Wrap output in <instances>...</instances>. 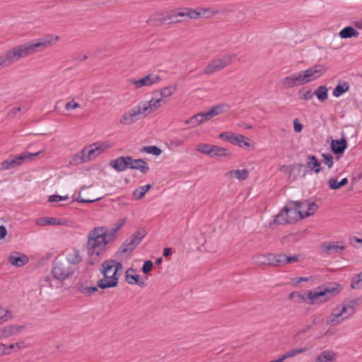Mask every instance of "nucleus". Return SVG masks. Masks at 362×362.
Returning <instances> with one entry per match:
<instances>
[{
  "instance_id": "obj_1",
  "label": "nucleus",
  "mask_w": 362,
  "mask_h": 362,
  "mask_svg": "<svg viewBox=\"0 0 362 362\" xmlns=\"http://www.w3.org/2000/svg\"><path fill=\"white\" fill-rule=\"evenodd\" d=\"M340 291L339 286L335 284L322 285L315 289L308 291L305 295L295 291L289 294V299L297 303H308L311 305H320L327 302Z\"/></svg>"
},
{
  "instance_id": "obj_2",
  "label": "nucleus",
  "mask_w": 362,
  "mask_h": 362,
  "mask_svg": "<svg viewBox=\"0 0 362 362\" xmlns=\"http://www.w3.org/2000/svg\"><path fill=\"white\" fill-rule=\"evenodd\" d=\"M327 71V67L322 64H315L306 70L291 74L281 81L285 88H291L295 86L306 84L313 81Z\"/></svg>"
},
{
  "instance_id": "obj_3",
  "label": "nucleus",
  "mask_w": 362,
  "mask_h": 362,
  "mask_svg": "<svg viewBox=\"0 0 362 362\" xmlns=\"http://www.w3.org/2000/svg\"><path fill=\"white\" fill-rule=\"evenodd\" d=\"M104 231V227H95L88 233L86 248L88 255L91 257V264L98 261L105 251L107 244Z\"/></svg>"
},
{
  "instance_id": "obj_4",
  "label": "nucleus",
  "mask_w": 362,
  "mask_h": 362,
  "mask_svg": "<svg viewBox=\"0 0 362 362\" xmlns=\"http://www.w3.org/2000/svg\"><path fill=\"white\" fill-rule=\"evenodd\" d=\"M122 269V264L116 260L107 259L103 262L100 269L103 278L98 281V286L102 289L116 287Z\"/></svg>"
},
{
  "instance_id": "obj_5",
  "label": "nucleus",
  "mask_w": 362,
  "mask_h": 362,
  "mask_svg": "<svg viewBox=\"0 0 362 362\" xmlns=\"http://www.w3.org/2000/svg\"><path fill=\"white\" fill-rule=\"evenodd\" d=\"M112 145L107 142L94 143L88 147L83 148L77 153L72 158L71 163L78 165L92 160L110 148Z\"/></svg>"
},
{
  "instance_id": "obj_6",
  "label": "nucleus",
  "mask_w": 362,
  "mask_h": 362,
  "mask_svg": "<svg viewBox=\"0 0 362 362\" xmlns=\"http://www.w3.org/2000/svg\"><path fill=\"white\" fill-rule=\"evenodd\" d=\"M355 313L354 302L349 303H343L336 306L328 316L327 320V325L330 326H336L349 317L353 315Z\"/></svg>"
},
{
  "instance_id": "obj_7",
  "label": "nucleus",
  "mask_w": 362,
  "mask_h": 362,
  "mask_svg": "<svg viewBox=\"0 0 362 362\" xmlns=\"http://www.w3.org/2000/svg\"><path fill=\"white\" fill-rule=\"evenodd\" d=\"M28 57L24 43L18 45L0 56V70Z\"/></svg>"
},
{
  "instance_id": "obj_8",
  "label": "nucleus",
  "mask_w": 362,
  "mask_h": 362,
  "mask_svg": "<svg viewBox=\"0 0 362 362\" xmlns=\"http://www.w3.org/2000/svg\"><path fill=\"white\" fill-rule=\"evenodd\" d=\"M59 40V37L58 35H47L43 38L38 39L34 42H28L24 43V45L27 53L30 56L54 45Z\"/></svg>"
},
{
  "instance_id": "obj_9",
  "label": "nucleus",
  "mask_w": 362,
  "mask_h": 362,
  "mask_svg": "<svg viewBox=\"0 0 362 362\" xmlns=\"http://www.w3.org/2000/svg\"><path fill=\"white\" fill-rule=\"evenodd\" d=\"M235 57V54H226L220 57L215 58L206 65L203 73L206 75H211L216 72L220 71L232 64Z\"/></svg>"
},
{
  "instance_id": "obj_10",
  "label": "nucleus",
  "mask_w": 362,
  "mask_h": 362,
  "mask_svg": "<svg viewBox=\"0 0 362 362\" xmlns=\"http://www.w3.org/2000/svg\"><path fill=\"white\" fill-rule=\"evenodd\" d=\"M74 274L73 267L68 264L56 262L52 269V275L53 278L59 282H64Z\"/></svg>"
},
{
  "instance_id": "obj_11",
  "label": "nucleus",
  "mask_w": 362,
  "mask_h": 362,
  "mask_svg": "<svg viewBox=\"0 0 362 362\" xmlns=\"http://www.w3.org/2000/svg\"><path fill=\"white\" fill-rule=\"evenodd\" d=\"M184 18L189 20L198 19V14L195 9L192 8H183L179 11L171 10L168 12V20L172 23H180Z\"/></svg>"
},
{
  "instance_id": "obj_12",
  "label": "nucleus",
  "mask_w": 362,
  "mask_h": 362,
  "mask_svg": "<svg viewBox=\"0 0 362 362\" xmlns=\"http://www.w3.org/2000/svg\"><path fill=\"white\" fill-rule=\"evenodd\" d=\"M139 104L124 112L119 119V123L122 125H132L141 118L145 117Z\"/></svg>"
},
{
  "instance_id": "obj_13",
  "label": "nucleus",
  "mask_w": 362,
  "mask_h": 362,
  "mask_svg": "<svg viewBox=\"0 0 362 362\" xmlns=\"http://www.w3.org/2000/svg\"><path fill=\"white\" fill-rule=\"evenodd\" d=\"M162 100L155 92L152 98L148 101H141L139 104L146 117L148 115L156 111L162 105Z\"/></svg>"
},
{
  "instance_id": "obj_14",
  "label": "nucleus",
  "mask_w": 362,
  "mask_h": 362,
  "mask_svg": "<svg viewBox=\"0 0 362 362\" xmlns=\"http://www.w3.org/2000/svg\"><path fill=\"white\" fill-rule=\"evenodd\" d=\"M160 81L161 77L158 74L151 73L138 80H132L131 84L133 85L135 88H140L144 86H151L158 84Z\"/></svg>"
},
{
  "instance_id": "obj_15",
  "label": "nucleus",
  "mask_w": 362,
  "mask_h": 362,
  "mask_svg": "<svg viewBox=\"0 0 362 362\" xmlns=\"http://www.w3.org/2000/svg\"><path fill=\"white\" fill-rule=\"evenodd\" d=\"M294 204L298 210V216L301 219L314 214L318 209V206L315 203L310 201L295 202Z\"/></svg>"
},
{
  "instance_id": "obj_16",
  "label": "nucleus",
  "mask_w": 362,
  "mask_h": 362,
  "mask_svg": "<svg viewBox=\"0 0 362 362\" xmlns=\"http://www.w3.org/2000/svg\"><path fill=\"white\" fill-rule=\"evenodd\" d=\"M219 138L228 141L233 144H238L240 147H250V144L247 138L242 134H235L230 132H224L219 134Z\"/></svg>"
},
{
  "instance_id": "obj_17",
  "label": "nucleus",
  "mask_w": 362,
  "mask_h": 362,
  "mask_svg": "<svg viewBox=\"0 0 362 362\" xmlns=\"http://www.w3.org/2000/svg\"><path fill=\"white\" fill-rule=\"evenodd\" d=\"M144 235L140 232L134 233L129 240H127L120 249V253L124 254L126 252H132L136 245L141 241Z\"/></svg>"
},
{
  "instance_id": "obj_18",
  "label": "nucleus",
  "mask_w": 362,
  "mask_h": 362,
  "mask_svg": "<svg viewBox=\"0 0 362 362\" xmlns=\"http://www.w3.org/2000/svg\"><path fill=\"white\" fill-rule=\"evenodd\" d=\"M30 156V154L23 153L21 155L8 158L1 163V168L4 170L14 168L26 161V159Z\"/></svg>"
},
{
  "instance_id": "obj_19",
  "label": "nucleus",
  "mask_w": 362,
  "mask_h": 362,
  "mask_svg": "<svg viewBox=\"0 0 362 362\" xmlns=\"http://www.w3.org/2000/svg\"><path fill=\"white\" fill-rule=\"evenodd\" d=\"M29 261L28 256L17 252H13L8 257L9 263L14 267H21L26 264Z\"/></svg>"
},
{
  "instance_id": "obj_20",
  "label": "nucleus",
  "mask_w": 362,
  "mask_h": 362,
  "mask_svg": "<svg viewBox=\"0 0 362 362\" xmlns=\"http://www.w3.org/2000/svg\"><path fill=\"white\" fill-rule=\"evenodd\" d=\"M131 160V156H120L110 161V166L118 172H122L128 169L129 161Z\"/></svg>"
},
{
  "instance_id": "obj_21",
  "label": "nucleus",
  "mask_w": 362,
  "mask_h": 362,
  "mask_svg": "<svg viewBox=\"0 0 362 362\" xmlns=\"http://www.w3.org/2000/svg\"><path fill=\"white\" fill-rule=\"evenodd\" d=\"M198 14V18H211L213 16L218 15L221 11L216 6L211 7H198L195 9Z\"/></svg>"
},
{
  "instance_id": "obj_22",
  "label": "nucleus",
  "mask_w": 362,
  "mask_h": 362,
  "mask_svg": "<svg viewBox=\"0 0 362 362\" xmlns=\"http://www.w3.org/2000/svg\"><path fill=\"white\" fill-rule=\"evenodd\" d=\"M224 176L228 180L237 179L240 181H243L247 179L249 176V171L246 169L233 170L226 172Z\"/></svg>"
},
{
  "instance_id": "obj_23",
  "label": "nucleus",
  "mask_w": 362,
  "mask_h": 362,
  "mask_svg": "<svg viewBox=\"0 0 362 362\" xmlns=\"http://www.w3.org/2000/svg\"><path fill=\"white\" fill-rule=\"evenodd\" d=\"M128 168L132 170H138L143 174H146L149 170L148 164L143 159H133L129 161Z\"/></svg>"
},
{
  "instance_id": "obj_24",
  "label": "nucleus",
  "mask_w": 362,
  "mask_h": 362,
  "mask_svg": "<svg viewBox=\"0 0 362 362\" xmlns=\"http://www.w3.org/2000/svg\"><path fill=\"white\" fill-rule=\"evenodd\" d=\"M337 354L332 350L321 351L316 357L315 362H337Z\"/></svg>"
},
{
  "instance_id": "obj_25",
  "label": "nucleus",
  "mask_w": 362,
  "mask_h": 362,
  "mask_svg": "<svg viewBox=\"0 0 362 362\" xmlns=\"http://www.w3.org/2000/svg\"><path fill=\"white\" fill-rule=\"evenodd\" d=\"M76 291L85 296H90L98 291L96 286H90L86 282L79 281L75 285Z\"/></svg>"
},
{
  "instance_id": "obj_26",
  "label": "nucleus",
  "mask_w": 362,
  "mask_h": 362,
  "mask_svg": "<svg viewBox=\"0 0 362 362\" xmlns=\"http://www.w3.org/2000/svg\"><path fill=\"white\" fill-rule=\"evenodd\" d=\"M22 330V327L16 325L6 326L0 328V339L8 338L18 334Z\"/></svg>"
},
{
  "instance_id": "obj_27",
  "label": "nucleus",
  "mask_w": 362,
  "mask_h": 362,
  "mask_svg": "<svg viewBox=\"0 0 362 362\" xmlns=\"http://www.w3.org/2000/svg\"><path fill=\"white\" fill-rule=\"evenodd\" d=\"M346 148L347 142L344 138L331 141V149L335 154H342Z\"/></svg>"
},
{
  "instance_id": "obj_28",
  "label": "nucleus",
  "mask_w": 362,
  "mask_h": 362,
  "mask_svg": "<svg viewBox=\"0 0 362 362\" xmlns=\"http://www.w3.org/2000/svg\"><path fill=\"white\" fill-rule=\"evenodd\" d=\"M37 225L40 226H59V225H66L67 221L66 220H62L58 219L56 218H52V217H45V218H38L36 221Z\"/></svg>"
},
{
  "instance_id": "obj_29",
  "label": "nucleus",
  "mask_w": 362,
  "mask_h": 362,
  "mask_svg": "<svg viewBox=\"0 0 362 362\" xmlns=\"http://www.w3.org/2000/svg\"><path fill=\"white\" fill-rule=\"evenodd\" d=\"M66 259L68 263L72 265H77L80 264L82 261L81 252L75 248L70 250L66 253Z\"/></svg>"
},
{
  "instance_id": "obj_30",
  "label": "nucleus",
  "mask_w": 362,
  "mask_h": 362,
  "mask_svg": "<svg viewBox=\"0 0 362 362\" xmlns=\"http://www.w3.org/2000/svg\"><path fill=\"white\" fill-rule=\"evenodd\" d=\"M125 280L129 284H137L143 286L144 281H140L139 276L136 274L134 269L129 268L125 272Z\"/></svg>"
},
{
  "instance_id": "obj_31",
  "label": "nucleus",
  "mask_w": 362,
  "mask_h": 362,
  "mask_svg": "<svg viewBox=\"0 0 362 362\" xmlns=\"http://www.w3.org/2000/svg\"><path fill=\"white\" fill-rule=\"evenodd\" d=\"M286 216L288 218V223H292L301 218L298 216V212L294 203L291 206H285Z\"/></svg>"
},
{
  "instance_id": "obj_32",
  "label": "nucleus",
  "mask_w": 362,
  "mask_h": 362,
  "mask_svg": "<svg viewBox=\"0 0 362 362\" xmlns=\"http://www.w3.org/2000/svg\"><path fill=\"white\" fill-rule=\"evenodd\" d=\"M168 12L169 11H165V13H156L151 16L148 20V23L154 25H158L162 24L165 21H170L168 20Z\"/></svg>"
},
{
  "instance_id": "obj_33",
  "label": "nucleus",
  "mask_w": 362,
  "mask_h": 362,
  "mask_svg": "<svg viewBox=\"0 0 362 362\" xmlns=\"http://www.w3.org/2000/svg\"><path fill=\"white\" fill-rule=\"evenodd\" d=\"M177 91L176 86H170L164 87L160 89L158 91H155V93L161 98V100L163 101L165 98H170Z\"/></svg>"
},
{
  "instance_id": "obj_34",
  "label": "nucleus",
  "mask_w": 362,
  "mask_h": 362,
  "mask_svg": "<svg viewBox=\"0 0 362 362\" xmlns=\"http://www.w3.org/2000/svg\"><path fill=\"white\" fill-rule=\"evenodd\" d=\"M306 167L315 173H319L321 170L320 163L315 156H309L306 163Z\"/></svg>"
},
{
  "instance_id": "obj_35",
  "label": "nucleus",
  "mask_w": 362,
  "mask_h": 362,
  "mask_svg": "<svg viewBox=\"0 0 362 362\" xmlns=\"http://www.w3.org/2000/svg\"><path fill=\"white\" fill-rule=\"evenodd\" d=\"M339 36L342 39L351 38L353 37H358L359 33L351 26H347L343 28L339 33Z\"/></svg>"
},
{
  "instance_id": "obj_36",
  "label": "nucleus",
  "mask_w": 362,
  "mask_h": 362,
  "mask_svg": "<svg viewBox=\"0 0 362 362\" xmlns=\"http://www.w3.org/2000/svg\"><path fill=\"white\" fill-rule=\"evenodd\" d=\"M228 106L226 104H219L212 107L210 110H208L209 115L211 119L222 114Z\"/></svg>"
},
{
  "instance_id": "obj_37",
  "label": "nucleus",
  "mask_w": 362,
  "mask_h": 362,
  "mask_svg": "<svg viewBox=\"0 0 362 362\" xmlns=\"http://www.w3.org/2000/svg\"><path fill=\"white\" fill-rule=\"evenodd\" d=\"M230 155V152L225 148L214 145L211 157H226Z\"/></svg>"
},
{
  "instance_id": "obj_38",
  "label": "nucleus",
  "mask_w": 362,
  "mask_h": 362,
  "mask_svg": "<svg viewBox=\"0 0 362 362\" xmlns=\"http://www.w3.org/2000/svg\"><path fill=\"white\" fill-rule=\"evenodd\" d=\"M272 255H260L255 257V261L257 264L264 265V264H274Z\"/></svg>"
},
{
  "instance_id": "obj_39",
  "label": "nucleus",
  "mask_w": 362,
  "mask_h": 362,
  "mask_svg": "<svg viewBox=\"0 0 362 362\" xmlns=\"http://www.w3.org/2000/svg\"><path fill=\"white\" fill-rule=\"evenodd\" d=\"M349 89V85L347 82H344L343 83L338 84L334 88L332 94L334 97L339 98L346 92H347Z\"/></svg>"
},
{
  "instance_id": "obj_40",
  "label": "nucleus",
  "mask_w": 362,
  "mask_h": 362,
  "mask_svg": "<svg viewBox=\"0 0 362 362\" xmlns=\"http://www.w3.org/2000/svg\"><path fill=\"white\" fill-rule=\"evenodd\" d=\"M28 346V344L25 341H19L16 343L11 344L8 346H6V349L8 351V354H10L12 351H18L27 348Z\"/></svg>"
},
{
  "instance_id": "obj_41",
  "label": "nucleus",
  "mask_w": 362,
  "mask_h": 362,
  "mask_svg": "<svg viewBox=\"0 0 362 362\" xmlns=\"http://www.w3.org/2000/svg\"><path fill=\"white\" fill-rule=\"evenodd\" d=\"M151 185L150 184L139 187L133 192L134 197L136 199H141L144 197L146 193L151 189Z\"/></svg>"
},
{
  "instance_id": "obj_42",
  "label": "nucleus",
  "mask_w": 362,
  "mask_h": 362,
  "mask_svg": "<svg viewBox=\"0 0 362 362\" xmlns=\"http://www.w3.org/2000/svg\"><path fill=\"white\" fill-rule=\"evenodd\" d=\"M317 99L324 102L327 99L328 97V89L325 86H320L315 93Z\"/></svg>"
},
{
  "instance_id": "obj_43",
  "label": "nucleus",
  "mask_w": 362,
  "mask_h": 362,
  "mask_svg": "<svg viewBox=\"0 0 362 362\" xmlns=\"http://www.w3.org/2000/svg\"><path fill=\"white\" fill-rule=\"evenodd\" d=\"M324 247L330 254L339 253L344 249L343 246L339 245L335 243L325 244Z\"/></svg>"
},
{
  "instance_id": "obj_44",
  "label": "nucleus",
  "mask_w": 362,
  "mask_h": 362,
  "mask_svg": "<svg viewBox=\"0 0 362 362\" xmlns=\"http://www.w3.org/2000/svg\"><path fill=\"white\" fill-rule=\"evenodd\" d=\"M213 146L208 144H199L196 146V150L211 157Z\"/></svg>"
},
{
  "instance_id": "obj_45",
  "label": "nucleus",
  "mask_w": 362,
  "mask_h": 362,
  "mask_svg": "<svg viewBox=\"0 0 362 362\" xmlns=\"http://www.w3.org/2000/svg\"><path fill=\"white\" fill-rule=\"evenodd\" d=\"M307 351H308L307 347L295 348V349H291V350L286 351L284 355V358L286 359H287L288 358L295 357L296 356H297L298 354H303Z\"/></svg>"
},
{
  "instance_id": "obj_46",
  "label": "nucleus",
  "mask_w": 362,
  "mask_h": 362,
  "mask_svg": "<svg viewBox=\"0 0 362 362\" xmlns=\"http://www.w3.org/2000/svg\"><path fill=\"white\" fill-rule=\"evenodd\" d=\"M351 287L353 289L362 288V272L351 278Z\"/></svg>"
},
{
  "instance_id": "obj_47",
  "label": "nucleus",
  "mask_w": 362,
  "mask_h": 362,
  "mask_svg": "<svg viewBox=\"0 0 362 362\" xmlns=\"http://www.w3.org/2000/svg\"><path fill=\"white\" fill-rule=\"evenodd\" d=\"M141 151L158 156L161 154L162 150L156 146H144Z\"/></svg>"
},
{
  "instance_id": "obj_48",
  "label": "nucleus",
  "mask_w": 362,
  "mask_h": 362,
  "mask_svg": "<svg viewBox=\"0 0 362 362\" xmlns=\"http://www.w3.org/2000/svg\"><path fill=\"white\" fill-rule=\"evenodd\" d=\"M188 138L189 137L187 136H183L182 137H174L170 140V145L175 148L180 147L185 144Z\"/></svg>"
},
{
  "instance_id": "obj_49",
  "label": "nucleus",
  "mask_w": 362,
  "mask_h": 362,
  "mask_svg": "<svg viewBox=\"0 0 362 362\" xmlns=\"http://www.w3.org/2000/svg\"><path fill=\"white\" fill-rule=\"evenodd\" d=\"M274 223L276 224H285L288 223V218L286 216V211L284 209V211L279 212L275 217Z\"/></svg>"
},
{
  "instance_id": "obj_50",
  "label": "nucleus",
  "mask_w": 362,
  "mask_h": 362,
  "mask_svg": "<svg viewBox=\"0 0 362 362\" xmlns=\"http://www.w3.org/2000/svg\"><path fill=\"white\" fill-rule=\"evenodd\" d=\"M105 240L107 241V244H108L110 242L113 241L115 239V235L117 233V229H115L114 228H111L109 230H107L105 228Z\"/></svg>"
},
{
  "instance_id": "obj_51",
  "label": "nucleus",
  "mask_w": 362,
  "mask_h": 362,
  "mask_svg": "<svg viewBox=\"0 0 362 362\" xmlns=\"http://www.w3.org/2000/svg\"><path fill=\"white\" fill-rule=\"evenodd\" d=\"M322 157L323 158L322 159L323 163L326 165H327V167L329 168H332L333 164H334L332 156L329 153H322Z\"/></svg>"
},
{
  "instance_id": "obj_52",
  "label": "nucleus",
  "mask_w": 362,
  "mask_h": 362,
  "mask_svg": "<svg viewBox=\"0 0 362 362\" xmlns=\"http://www.w3.org/2000/svg\"><path fill=\"white\" fill-rule=\"evenodd\" d=\"M327 184L331 189L335 190L341 187L340 181H338L336 178L331 177L328 180Z\"/></svg>"
},
{
  "instance_id": "obj_53",
  "label": "nucleus",
  "mask_w": 362,
  "mask_h": 362,
  "mask_svg": "<svg viewBox=\"0 0 362 362\" xmlns=\"http://www.w3.org/2000/svg\"><path fill=\"white\" fill-rule=\"evenodd\" d=\"M272 259H273V261L275 260V262L278 264H286L288 256L284 254H279L275 256L273 255Z\"/></svg>"
},
{
  "instance_id": "obj_54",
  "label": "nucleus",
  "mask_w": 362,
  "mask_h": 362,
  "mask_svg": "<svg viewBox=\"0 0 362 362\" xmlns=\"http://www.w3.org/2000/svg\"><path fill=\"white\" fill-rule=\"evenodd\" d=\"M185 122V124H192V127H197V126L202 124L201 119L199 117L198 114L192 116L189 119L186 120Z\"/></svg>"
},
{
  "instance_id": "obj_55",
  "label": "nucleus",
  "mask_w": 362,
  "mask_h": 362,
  "mask_svg": "<svg viewBox=\"0 0 362 362\" xmlns=\"http://www.w3.org/2000/svg\"><path fill=\"white\" fill-rule=\"evenodd\" d=\"M69 199V197L68 195L60 196V195L53 194V195L49 196L48 201L49 202H58L60 201H66V200H68Z\"/></svg>"
},
{
  "instance_id": "obj_56",
  "label": "nucleus",
  "mask_w": 362,
  "mask_h": 362,
  "mask_svg": "<svg viewBox=\"0 0 362 362\" xmlns=\"http://www.w3.org/2000/svg\"><path fill=\"white\" fill-rule=\"evenodd\" d=\"M152 268L153 262L151 260H147L144 262L141 270L144 274H148L151 271Z\"/></svg>"
},
{
  "instance_id": "obj_57",
  "label": "nucleus",
  "mask_w": 362,
  "mask_h": 362,
  "mask_svg": "<svg viewBox=\"0 0 362 362\" xmlns=\"http://www.w3.org/2000/svg\"><path fill=\"white\" fill-rule=\"evenodd\" d=\"M21 111V108L19 107H13L8 112V117L15 118Z\"/></svg>"
},
{
  "instance_id": "obj_58",
  "label": "nucleus",
  "mask_w": 362,
  "mask_h": 362,
  "mask_svg": "<svg viewBox=\"0 0 362 362\" xmlns=\"http://www.w3.org/2000/svg\"><path fill=\"white\" fill-rule=\"evenodd\" d=\"M79 106H80V105L78 103H76L74 100H72L66 103L65 108H66V110H69L76 109V108L79 107Z\"/></svg>"
},
{
  "instance_id": "obj_59",
  "label": "nucleus",
  "mask_w": 362,
  "mask_h": 362,
  "mask_svg": "<svg viewBox=\"0 0 362 362\" xmlns=\"http://www.w3.org/2000/svg\"><path fill=\"white\" fill-rule=\"evenodd\" d=\"M198 115H199V119L202 121V123H204V122L211 119V117L209 115L208 111L199 112V113H198Z\"/></svg>"
},
{
  "instance_id": "obj_60",
  "label": "nucleus",
  "mask_w": 362,
  "mask_h": 362,
  "mask_svg": "<svg viewBox=\"0 0 362 362\" xmlns=\"http://www.w3.org/2000/svg\"><path fill=\"white\" fill-rule=\"evenodd\" d=\"M100 198H96V199H83L81 197V192H79V195H78V197L76 199V201L77 202H79V203H93V202H95L98 200H99Z\"/></svg>"
},
{
  "instance_id": "obj_61",
  "label": "nucleus",
  "mask_w": 362,
  "mask_h": 362,
  "mask_svg": "<svg viewBox=\"0 0 362 362\" xmlns=\"http://www.w3.org/2000/svg\"><path fill=\"white\" fill-rule=\"evenodd\" d=\"M293 129L296 132H300L303 129V125L298 119H295L293 121Z\"/></svg>"
},
{
  "instance_id": "obj_62",
  "label": "nucleus",
  "mask_w": 362,
  "mask_h": 362,
  "mask_svg": "<svg viewBox=\"0 0 362 362\" xmlns=\"http://www.w3.org/2000/svg\"><path fill=\"white\" fill-rule=\"evenodd\" d=\"M313 96V94L312 91L310 90H308L303 94L301 98L303 100H308L312 99Z\"/></svg>"
},
{
  "instance_id": "obj_63",
  "label": "nucleus",
  "mask_w": 362,
  "mask_h": 362,
  "mask_svg": "<svg viewBox=\"0 0 362 362\" xmlns=\"http://www.w3.org/2000/svg\"><path fill=\"white\" fill-rule=\"evenodd\" d=\"M299 255H295L291 256H288L287 264L293 263L298 260Z\"/></svg>"
},
{
  "instance_id": "obj_64",
  "label": "nucleus",
  "mask_w": 362,
  "mask_h": 362,
  "mask_svg": "<svg viewBox=\"0 0 362 362\" xmlns=\"http://www.w3.org/2000/svg\"><path fill=\"white\" fill-rule=\"evenodd\" d=\"M124 223L125 219H120L115 223L114 228L117 229V231L118 232V230L123 226Z\"/></svg>"
}]
</instances>
